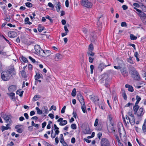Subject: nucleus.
Segmentation results:
<instances>
[{"instance_id":"obj_1","label":"nucleus","mask_w":146,"mask_h":146,"mask_svg":"<svg viewBox=\"0 0 146 146\" xmlns=\"http://www.w3.org/2000/svg\"><path fill=\"white\" fill-rule=\"evenodd\" d=\"M129 73L133 79L136 81H139L141 79L140 75L135 69L133 66H130L129 68Z\"/></svg>"},{"instance_id":"obj_2","label":"nucleus","mask_w":146,"mask_h":146,"mask_svg":"<svg viewBox=\"0 0 146 146\" xmlns=\"http://www.w3.org/2000/svg\"><path fill=\"white\" fill-rule=\"evenodd\" d=\"M101 79L100 82L101 83H105L104 85L108 88L110 86V79L109 78L108 75L106 74H104L100 76Z\"/></svg>"},{"instance_id":"obj_3","label":"nucleus","mask_w":146,"mask_h":146,"mask_svg":"<svg viewBox=\"0 0 146 146\" xmlns=\"http://www.w3.org/2000/svg\"><path fill=\"white\" fill-rule=\"evenodd\" d=\"M139 106H133V107L134 114H136L138 117L143 116L145 113V111L143 108L141 107L139 109Z\"/></svg>"},{"instance_id":"obj_4","label":"nucleus","mask_w":146,"mask_h":146,"mask_svg":"<svg viewBox=\"0 0 146 146\" xmlns=\"http://www.w3.org/2000/svg\"><path fill=\"white\" fill-rule=\"evenodd\" d=\"M1 116L5 120L6 123H7L6 126H9L11 123H12V121L11 120V116L10 115H7L4 113H1Z\"/></svg>"},{"instance_id":"obj_5","label":"nucleus","mask_w":146,"mask_h":146,"mask_svg":"<svg viewBox=\"0 0 146 146\" xmlns=\"http://www.w3.org/2000/svg\"><path fill=\"white\" fill-rule=\"evenodd\" d=\"M12 76L7 71L3 72L1 73V78L4 81L8 80Z\"/></svg>"},{"instance_id":"obj_6","label":"nucleus","mask_w":146,"mask_h":146,"mask_svg":"<svg viewBox=\"0 0 146 146\" xmlns=\"http://www.w3.org/2000/svg\"><path fill=\"white\" fill-rule=\"evenodd\" d=\"M82 5L87 8H91L92 6V3L88 0H82Z\"/></svg>"},{"instance_id":"obj_7","label":"nucleus","mask_w":146,"mask_h":146,"mask_svg":"<svg viewBox=\"0 0 146 146\" xmlns=\"http://www.w3.org/2000/svg\"><path fill=\"white\" fill-rule=\"evenodd\" d=\"M101 146H111L108 140L106 138H103L101 141Z\"/></svg>"},{"instance_id":"obj_8","label":"nucleus","mask_w":146,"mask_h":146,"mask_svg":"<svg viewBox=\"0 0 146 146\" xmlns=\"http://www.w3.org/2000/svg\"><path fill=\"white\" fill-rule=\"evenodd\" d=\"M8 73L12 76L16 75V72L14 67L13 66H10L9 67L8 70H7Z\"/></svg>"},{"instance_id":"obj_9","label":"nucleus","mask_w":146,"mask_h":146,"mask_svg":"<svg viewBox=\"0 0 146 146\" xmlns=\"http://www.w3.org/2000/svg\"><path fill=\"white\" fill-rule=\"evenodd\" d=\"M97 33L95 32H91L90 34V40L92 42H95L97 38Z\"/></svg>"},{"instance_id":"obj_10","label":"nucleus","mask_w":146,"mask_h":146,"mask_svg":"<svg viewBox=\"0 0 146 146\" xmlns=\"http://www.w3.org/2000/svg\"><path fill=\"white\" fill-rule=\"evenodd\" d=\"M41 52L40 54L43 57H47L50 56L51 54V52L49 50H44L41 49Z\"/></svg>"},{"instance_id":"obj_11","label":"nucleus","mask_w":146,"mask_h":146,"mask_svg":"<svg viewBox=\"0 0 146 146\" xmlns=\"http://www.w3.org/2000/svg\"><path fill=\"white\" fill-rule=\"evenodd\" d=\"M91 131H90L89 126L88 125H85L83 130V132L85 134H90Z\"/></svg>"},{"instance_id":"obj_12","label":"nucleus","mask_w":146,"mask_h":146,"mask_svg":"<svg viewBox=\"0 0 146 146\" xmlns=\"http://www.w3.org/2000/svg\"><path fill=\"white\" fill-rule=\"evenodd\" d=\"M8 36L11 38L16 37L17 36V33L14 31H10L8 33Z\"/></svg>"},{"instance_id":"obj_13","label":"nucleus","mask_w":146,"mask_h":146,"mask_svg":"<svg viewBox=\"0 0 146 146\" xmlns=\"http://www.w3.org/2000/svg\"><path fill=\"white\" fill-rule=\"evenodd\" d=\"M77 97L78 100L80 102L81 105H82V104H84V103H85L83 97L81 94H77Z\"/></svg>"},{"instance_id":"obj_14","label":"nucleus","mask_w":146,"mask_h":146,"mask_svg":"<svg viewBox=\"0 0 146 146\" xmlns=\"http://www.w3.org/2000/svg\"><path fill=\"white\" fill-rule=\"evenodd\" d=\"M89 96L90 99L96 104L97 103V101L99 100V99L97 96H94L92 95H90Z\"/></svg>"},{"instance_id":"obj_15","label":"nucleus","mask_w":146,"mask_h":146,"mask_svg":"<svg viewBox=\"0 0 146 146\" xmlns=\"http://www.w3.org/2000/svg\"><path fill=\"white\" fill-rule=\"evenodd\" d=\"M35 49L36 52L38 54H40L41 51V49L40 48V45H36L35 46Z\"/></svg>"},{"instance_id":"obj_16","label":"nucleus","mask_w":146,"mask_h":146,"mask_svg":"<svg viewBox=\"0 0 146 146\" xmlns=\"http://www.w3.org/2000/svg\"><path fill=\"white\" fill-rule=\"evenodd\" d=\"M110 65V64H108L106 65H104V64L102 63H100L98 67V69L101 72L105 67H106L108 66H109Z\"/></svg>"},{"instance_id":"obj_17","label":"nucleus","mask_w":146,"mask_h":146,"mask_svg":"<svg viewBox=\"0 0 146 146\" xmlns=\"http://www.w3.org/2000/svg\"><path fill=\"white\" fill-rule=\"evenodd\" d=\"M121 72L122 74L124 77H126L128 76V72L125 68H123L121 69Z\"/></svg>"},{"instance_id":"obj_18","label":"nucleus","mask_w":146,"mask_h":146,"mask_svg":"<svg viewBox=\"0 0 146 146\" xmlns=\"http://www.w3.org/2000/svg\"><path fill=\"white\" fill-rule=\"evenodd\" d=\"M129 122L131 125H134L135 123V119L134 116L131 117V118L128 117Z\"/></svg>"},{"instance_id":"obj_19","label":"nucleus","mask_w":146,"mask_h":146,"mask_svg":"<svg viewBox=\"0 0 146 146\" xmlns=\"http://www.w3.org/2000/svg\"><path fill=\"white\" fill-rule=\"evenodd\" d=\"M16 89V86L14 85L11 86L8 88V90L9 92H13Z\"/></svg>"},{"instance_id":"obj_20","label":"nucleus","mask_w":146,"mask_h":146,"mask_svg":"<svg viewBox=\"0 0 146 146\" xmlns=\"http://www.w3.org/2000/svg\"><path fill=\"white\" fill-rule=\"evenodd\" d=\"M43 76L41 74L39 73H36V75L35 76V80H37L38 79L40 78H42Z\"/></svg>"},{"instance_id":"obj_21","label":"nucleus","mask_w":146,"mask_h":146,"mask_svg":"<svg viewBox=\"0 0 146 146\" xmlns=\"http://www.w3.org/2000/svg\"><path fill=\"white\" fill-rule=\"evenodd\" d=\"M7 94L9 96L10 98L12 100H15V94L13 92L11 93H7Z\"/></svg>"},{"instance_id":"obj_22","label":"nucleus","mask_w":146,"mask_h":146,"mask_svg":"<svg viewBox=\"0 0 146 146\" xmlns=\"http://www.w3.org/2000/svg\"><path fill=\"white\" fill-rule=\"evenodd\" d=\"M125 87L127 88H128V90L129 91L132 92L134 90L132 86L128 84H126Z\"/></svg>"},{"instance_id":"obj_23","label":"nucleus","mask_w":146,"mask_h":146,"mask_svg":"<svg viewBox=\"0 0 146 146\" xmlns=\"http://www.w3.org/2000/svg\"><path fill=\"white\" fill-rule=\"evenodd\" d=\"M136 100H137V101L135 104V105L134 106H139L138 105H137V104H138L139 101L141 100V98L138 95H137L136 96Z\"/></svg>"},{"instance_id":"obj_24","label":"nucleus","mask_w":146,"mask_h":146,"mask_svg":"<svg viewBox=\"0 0 146 146\" xmlns=\"http://www.w3.org/2000/svg\"><path fill=\"white\" fill-rule=\"evenodd\" d=\"M142 130L144 133L146 132V118L145 119L142 126Z\"/></svg>"},{"instance_id":"obj_25","label":"nucleus","mask_w":146,"mask_h":146,"mask_svg":"<svg viewBox=\"0 0 146 146\" xmlns=\"http://www.w3.org/2000/svg\"><path fill=\"white\" fill-rule=\"evenodd\" d=\"M54 60L55 61H58L59 59L61 58V55L59 54H56L54 57Z\"/></svg>"},{"instance_id":"obj_26","label":"nucleus","mask_w":146,"mask_h":146,"mask_svg":"<svg viewBox=\"0 0 146 146\" xmlns=\"http://www.w3.org/2000/svg\"><path fill=\"white\" fill-rule=\"evenodd\" d=\"M81 105L82 106L81 107V108L82 109V110L83 113H86V107L85 103H84V104H82V105Z\"/></svg>"},{"instance_id":"obj_27","label":"nucleus","mask_w":146,"mask_h":146,"mask_svg":"<svg viewBox=\"0 0 146 146\" xmlns=\"http://www.w3.org/2000/svg\"><path fill=\"white\" fill-rule=\"evenodd\" d=\"M23 92L24 91H21V90H19L17 91L16 93L17 94L19 95L20 97H21L22 96Z\"/></svg>"},{"instance_id":"obj_28","label":"nucleus","mask_w":146,"mask_h":146,"mask_svg":"<svg viewBox=\"0 0 146 146\" xmlns=\"http://www.w3.org/2000/svg\"><path fill=\"white\" fill-rule=\"evenodd\" d=\"M29 18L28 17H26L25 20V24H28L30 25L32 24V23L29 21Z\"/></svg>"},{"instance_id":"obj_29","label":"nucleus","mask_w":146,"mask_h":146,"mask_svg":"<svg viewBox=\"0 0 146 146\" xmlns=\"http://www.w3.org/2000/svg\"><path fill=\"white\" fill-rule=\"evenodd\" d=\"M113 118L112 115L111 114H109L107 116V119L108 120L110 121V123H111V120Z\"/></svg>"},{"instance_id":"obj_30","label":"nucleus","mask_w":146,"mask_h":146,"mask_svg":"<svg viewBox=\"0 0 146 146\" xmlns=\"http://www.w3.org/2000/svg\"><path fill=\"white\" fill-rule=\"evenodd\" d=\"M58 8H57V7H56V11H57L58 12H59L60 11V9L61 8V4L59 2H58L57 4Z\"/></svg>"},{"instance_id":"obj_31","label":"nucleus","mask_w":146,"mask_h":146,"mask_svg":"<svg viewBox=\"0 0 146 146\" xmlns=\"http://www.w3.org/2000/svg\"><path fill=\"white\" fill-rule=\"evenodd\" d=\"M67 123V121L66 120H62V122H61L59 123V125L61 126L64 125Z\"/></svg>"},{"instance_id":"obj_32","label":"nucleus","mask_w":146,"mask_h":146,"mask_svg":"<svg viewBox=\"0 0 146 146\" xmlns=\"http://www.w3.org/2000/svg\"><path fill=\"white\" fill-rule=\"evenodd\" d=\"M44 27H42L41 26V25L40 24H39L38 25V31L39 32H41L44 29Z\"/></svg>"},{"instance_id":"obj_33","label":"nucleus","mask_w":146,"mask_h":146,"mask_svg":"<svg viewBox=\"0 0 146 146\" xmlns=\"http://www.w3.org/2000/svg\"><path fill=\"white\" fill-rule=\"evenodd\" d=\"M122 92L123 93V94H122V96L123 97V98L125 100H126L127 99V97L125 90H122Z\"/></svg>"},{"instance_id":"obj_34","label":"nucleus","mask_w":146,"mask_h":146,"mask_svg":"<svg viewBox=\"0 0 146 146\" xmlns=\"http://www.w3.org/2000/svg\"><path fill=\"white\" fill-rule=\"evenodd\" d=\"M25 4L27 7L29 8L32 7L33 5L32 3L29 2H27L25 3Z\"/></svg>"},{"instance_id":"obj_35","label":"nucleus","mask_w":146,"mask_h":146,"mask_svg":"<svg viewBox=\"0 0 146 146\" xmlns=\"http://www.w3.org/2000/svg\"><path fill=\"white\" fill-rule=\"evenodd\" d=\"M130 39L132 40H136L137 37L133 35L132 34H131L130 35Z\"/></svg>"},{"instance_id":"obj_36","label":"nucleus","mask_w":146,"mask_h":146,"mask_svg":"<svg viewBox=\"0 0 146 146\" xmlns=\"http://www.w3.org/2000/svg\"><path fill=\"white\" fill-rule=\"evenodd\" d=\"M9 129V127H8V126H6L5 127L3 125L1 126V130L2 132L6 130H7Z\"/></svg>"},{"instance_id":"obj_37","label":"nucleus","mask_w":146,"mask_h":146,"mask_svg":"<svg viewBox=\"0 0 146 146\" xmlns=\"http://www.w3.org/2000/svg\"><path fill=\"white\" fill-rule=\"evenodd\" d=\"M94 49V47L92 44H90L89 46L88 51H92Z\"/></svg>"},{"instance_id":"obj_38","label":"nucleus","mask_w":146,"mask_h":146,"mask_svg":"<svg viewBox=\"0 0 146 146\" xmlns=\"http://www.w3.org/2000/svg\"><path fill=\"white\" fill-rule=\"evenodd\" d=\"M72 96H75L76 94V90L75 88H74L72 90Z\"/></svg>"},{"instance_id":"obj_39","label":"nucleus","mask_w":146,"mask_h":146,"mask_svg":"<svg viewBox=\"0 0 146 146\" xmlns=\"http://www.w3.org/2000/svg\"><path fill=\"white\" fill-rule=\"evenodd\" d=\"M132 57H130L129 58L127 59V61L129 63L132 64L134 63L133 61L132 60Z\"/></svg>"},{"instance_id":"obj_40","label":"nucleus","mask_w":146,"mask_h":146,"mask_svg":"<svg viewBox=\"0 0 146 146\" xmlns=\"http://www.w3.org/2000/svg\"><path fill=\"white\" fill-rule=\"evenodd\" d=\"M36 110L37 111V113L38 114H41L42 113V112L39 108L36 107Z\"/></svg>"},{"instance_id":"obj_41","label":"nucleus","mask_w":146,"mask_h":146,"mask_svg":"<svg viewBox=\"0 0 146 146\" xmlns=\"http://www.w3.org/2000/svg\"><path fill=\"white\" fill-rule=\"evenodd\" d=\"M87 54L88 56H93L94 55V53L92 52V51H88Z\"/></svg>"},{"instance_id":"obj_42","label":"nucleus","mask_w":146,"mask_h":146,"mask_svg":"<svg viewBox=\"0 0 146 146\" xmlns=\"http://www.w3.org/2000/svg\"><path fill=\"white\" fill-rule=\"evenodd\" d=\"M60 142L61 143H62V142L64 141L63 135L62 134H61L60 135Z\"/></svg>"},{"instance_id":"obj_43","label":"nucleus","mask_w":146,"mask_h":146,"mask_svg":"<svg viewBox=\"0 0 146 146\" xmlns=\"http://www.w3.org/2000/svg\"><path fill=\"white\" fill-rule=\"evenodd\" d=\"M21 59L22 61L24 62H27L28 61V60L26 58L23 56H22L21 57Z\"/></svg>"},{"instance_id":"obj_44","label":"nucleus","mask_w":146,"mask_h":146,"mask_svg":"<svg viewBox=\"0 0 146 146\" xmlns=\"http://www.w3.org/2000/svg\"><path fill=\"white\" fill-rule=\"evenodd\" d=\"M141 13L139 14V15L141 17H146V14L144 13L143 12H142L141 13Z\"/></svg>"},{"instance_id":"obj_45","label":"nucleus","mask_w":146,"mask_h":146,"mask_svg":"<svg viewBox=\"0 0 146 146\" xmlns=\"http://www.w3.org/2000/svg\"><path fill=\"white\" fill-rule=\"evenodd\" d=\"M21 72L22 77L25 78L26 77V72L24 70H22L21 71Z\"/></svg>"},{"instance_id":"obj_46","label":"nucleus","mask_w":146,"mask_h":146,"mask_svg":"<svg viewBox=\"0 0 146 146\" xmlns=\"http://www.w3.org/2000/svg\"><path fill=\"white\" fill-rule=\"evenodd\" d=\"M102 125H98L97 127H96V129L98 131H100L102 129Z\"/></svg>"},{"instance_id":"obj_47","label":"nucleus","mask_w":146,"mask_h":146,"mask_svg":"<svg viewBox=\"0 0 146 146\" xmlns=\"http://www.w3.org/2000/svg\"><path fill=\"white\" fill-rule=\"evenodd\" d=\"M71 128L74 129H75L76 128V126L75 124L73 123L71 125Z\"/></svg>"},{"instance_id":"obj_48","label":"nucleus","mask_w":146,"mask_h":146,"mask_svg":"<svg viewBox=\"0 0 146 146\" xmlns=\"http://www.w3.org/2000/svg\"><path fill=\"white\" fill-rule=\"evenodd\" d=\"M45 18L46 19H48L50 20V22L51 23H52L53 22V20L48 15H47L46 16Z\"/></svg>"},{"instance_id":"obj_49","label":"nucleus","mask_w":146,"mask_h":146,"mask_svg":"<svg viewBox=\"0 0 146 146\" xmlns=\"http://www.w3.org/2000/svg\"><path fill=\"white\" fill-rule=\"evenodd\" d=\"M23 129L19 128L17 129V131L19 133H21L23 132Z\"/></svg>"},{"instance_id":"obj_50","label":"nucleus","mask_w":146,"mask_h":146,"mask_svg":"<svg viewBox=\"0 0 146 146\" xmlns=\"http://www.w3.org/2000/svg\"><path fill=\"white\" fill-rule=\"evenodd\" d=\"M121 26L122 27H126L127 26V25L126 22H123L121 23Z\"/></svg>"},{"instance_id":"obj_51","label":"nucleus","mask_w":146,"mask_h":146,"mask_svg":"<svg viewBox=\"0 0 146 146\" xmlns=\"http://www.w3.org/2000/svg\"><path fill=\"white\" fill-rule=\"evenodd\" d=\"M102 15L101 16H100L99 18V19H98V22H97V25H98V26L99 27H100V26L101 25V24H102V23H100L99 21V20L100 18L102 17Z\"/></svg>"},{"instance_id":"obj_52","label":"nucleus","mask_w":146,"mask_h":146,"mask_svg":"<svg viewBox=\"0 0 146 146\" xmlns=\"http://www.w3.org/2000/svg\"><path fill=\"white\" fill-rule=\"evenodd\" d=\"M98 121H99V120H98V119L97 118V119H96V120H95V122L94 124V126L95 127H96V126H97V125H98Z\"/></svg>"},{"instance_id":"obj_53","label":"nucleus","mask_w":146,"mask_h":146,"mask_svg":"<svg viewBox=\"0 0 146 146\" xmlns=\"http://www.w3.org/2000/svg\"><path fill=\"white\" fill-rule=\"evenodd\" d=\"M90 69H91V70H90L91 73L92 74L93 72V70L94 68V66L93 65H90Z\"/></svg>"},{"instance_id":"obj_54","label":"nucleus","mask_w":146,"mask_h":146,"mask_svg":"<svg viewBox=\"0 0 146 146\" xmlns=\"http://www.w3.org/2000/svg\"><path fill=\"white\" fill-rule=\"evenodd\" d=\"M48 6L49 7H52V9L54 8V7L53 5L51 3H48Z\"/></svg>"},{"instance_id":"obj_55","label":"nucleus","mask_w":146,"mask_h":146,"mask_svg":"<svg viewBox=\"0 0 146 146\" xmlns=\"http://www.w3.org/2000/svg\"><path fill=\"white\" fill-rule=\"evenodd\" d=\"M38 97L37 95H35L33 98V100L34 101H36L38 100Z\"/></svg>"},{"instance_id":"obj_56","label":"nucleus","mask_w":146,"mask_h":146,"mask_svg":"<svg viewBox=\"0 0 146 146\" xmlns=\"http://www.w3.org/2000/svg\"><path fill=\"white\" fill-rule=\"evenodd\" d=\"M11 19V18L10 16H9L8 17H7V16H6L5 18V20L9 22Z\"/></svg>"},{"instance_id":"obj_57","label":"nucleus","mask_w":146,"mask_h":146,"mask_svg":"<svg viewBox=\"0 0 146 146\" xmlns=\"http://www.w3.org/2000/svg\"><path fill=\"white\" fill-rule=\"evenodd\" d=\"M66 106H64L63 108H62L61 110V113H63L65 112V110L66 109Z\"/></svg>"},{"instance_id":"obj_58","label":"nucleus","mask_w":146,"mask_h":146,"mask_svg":"<svg viewBox=\"0 0 146 146\" xmlns=\"http://www.w3.org/2000/svg\"><path fill=\"white\" fill-rule=\"evenodd\" d=\"M51 78L50 76H47L46 78V80L48 82H49L51 80Z\"/></svg>"},{"instance_id":"obj_59","label":"nucleus","mask_w":146,"mask_h":146,"mask_svg":"<svg viewBox=\"0 0 146 146\" xmlns=\"http://www.w3.org/2000/svg\"><path fill=\"white\" fill-rule=\"evenodd\" d=\"M128 115H129L131 117L134 116V114L132 112L129 111L128 113Z\"/></svg>"},{"instance_id":"obj_60","label":"nucleus","mask_w":146,"mask_h":146,"mask_svg":"<svg viewBox=\"0 0 146 146\" xmlns=\"http://www.w3.org/2000/svg\"><path fill=\"white\" fill-rule=\"evenodd\" d=\"M29 58L31 60V61L33 63L35 62L36 61L33 58L31 57V56H29Z\"/></svg>"},{"instance_id":"obj_61","label":"nucleus","mask_w":146,"mask_h":146,"mask_svg":"<svg viewBox=\"0 0 146 146\" xmlns=\"http://www.w3.org/2000/svg\"><path fill=\"white\" fill-rule=\"evenodd\" d=\"M133 5L137 7H140L139 5L137 3H134L133 4Z\"/></svg>"},{"instance_id":"obj_62","label":"nucleus","mask_w":146,"mask_h":146,"mask_svg":"<svg viewBox=\"0 0 146 146\" xmlns=\"http://www.w3.org/2000/svg\"><path fill=\"white\" fill-rule=\"evenodd\" d=\"M24 116L26 118V119H29V115L27 113H24Z\"/></svg>"},{"instance_id":"obj_63","label":"nucleus","mask_w":146,"mask_h":146,"mask_svg":"<svg viewBox=\"0 0 146 146\" xmlns=\"http://www.w3.org/2000/svg\"><path fill=\"white\" fill-rule=\"evenodd\" d=\"M122 8L123 10H125L127 9L128 7L127 5H124L122 6Z\"/></svg>"},{"instance_id":"obj_64","label":"nucleus","mask_w":146,"mask_h":146,"mask_svg":"<svg viewBox=\"0 0 146 146\" xmlns=\"http://www.w3.org/2000/svg\"><path fill=\"white\" fill-rule=\"evenodd\" d=\"M75 139L74 137H73L71 139V142L72 143H75Z\"/></svg>"}]
</instances>
